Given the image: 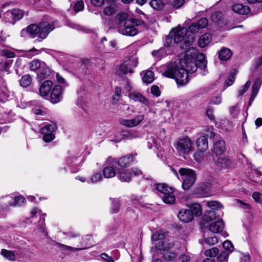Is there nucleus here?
Here are the masks:
<instances>
[{"label":"nucleus","instance_id":"5701e85b","mask_svg":"<svg viewBox=\"0 0 262 262\" xmlns=\"http://www.w3.org/2000/svg\"><path fill=\"white\" fill-rule=\"evenodd\" d=\"M196 144L199 151L194 154V157L200 155L202 152L208 148V144L207 138L205 136H202L196 140Z\"/></svg>","mask_w":262,"mask_h":262},{"label":"nucleus","instance_id":"4be33fe9","mask_svg":"<svg viewBox=\"0 0 262 262\" xmlns=\"http://www.w3.org/2000/svg\"><path fill=\"white\" fill-rule=\"evenodd\" d=\"M9 5L6 4L0 9V18L4 19L6 23H12L11 10L8 9Z\"/></svg>","mask_w":262,"mask_h":262},{"label":"nucleus","instance_id":"0eeeda50","mask_svg":"<svg viewBox=\"0 0 262 262\" xmlns=\"http://www.w3.org/2000/svg\"><path fill=\"white\" fill-rule=\"evenodd\" d=\"M138 61L136 57H132L129 59L125 61L118 68L116 73L118 75H123L132 73L133 69L136 67Z\"/></svg>","mask_w":262,"mask_h":262},{"label":"nucleus","instance_id":"f03ea898","mask_svg":"<svg viewBox=\"0 0 262 262\" xmlns=\"http://www.w3.org/2000/svg\"><path fill=\"white\" fill-rule=\"evenodd\" d=\"M173 32L174 42L176 43H181V48L190 47L193 43L195 36L188 33L186 28H177L173 29Z\"/></svg>","mask_w":262,"mask_h":262},{"label":"nucleus","instance_id":"c756f323","mask_svg":"<svg viewBox=\"0 0 262 262\" xmlns=\"http://www.w3.org/2000/svg\"><path fill=\"white\" fill-rule=\"evenodd\" d=\"M186 205L191 210L192 215L198 216L201 215L202 213V209L201 206L198 203L186 204Z\"/></svg>","mask_w":262,"mask_h":262},{"label":"nucleus","instance_id":"b1692460","mask_svg":"<svg viewBox=\"0 0 262 262\" xmlns=\"http://www.w3.org/2000/svg\"><path fill=\"white\" fill-rule=\"evenodd\" d=\"M195 63L197 68L203 70V75H205L207 73L206 69L207 67V61L205 59V56L204 54L200 53L197 55L195 58Z\"/></svg>","mask_w":262,"mask_h":262},{"label":"nucleus","instance_id":"de8ad7c7","mask_svg":"<svg viewBox=\"0 0 262 262\" xmlns=\"http://www.w3.org/2000/svg\"><path fill=\"white\" fill-rule=\"evenodd\" d=\"M149 5L153 9L157 10L161 9L164 6L162 0H151L149 2Z\"/></svg>","mask_w":262,"mask_h":262},{"label":"nucleus","instance_id":"393cba45","mask_svg":"<svg viewBox=\"0 0 262 262\" xmlns=\"http://www.w3.org/2000/svg\"><path fill=\"white\" fill-rule=\"evenodd\" d=\"M224 227V224L222 220H218L212 222L209 226V230L214 233H218L221 232Z\"/></svg>","mask_w":262,"mask_h":262},{"label":"nucleus","instance_id":"a18cd8bd","mask_svg":"<svg viewBox=\"0 0 262 262\" xmlns=\"http://www.w3.org/2000/svg\"><path fill=\"white\" fill-rule=\"evenodd\" d=\"M32 82V78L30 75L27 74L22 76L20 80V85L24 88H26L30 85Z\"/></svg>","mask_w":262,"mask_h":262},{"label":"nucleus","instance_id":"052dcab7","mask_svg":"<svg viewBox=\"0 0 262 262\" xmlns=\"http://www.w3.org/2000/svg\"><path fill=\"white\" fill-rule=\"evenodd\" d=\"M252 198L255 202L262 204V194L255 192L252 194Z\"/></svg>","mask_w":262,"mask_h":262},{"label":"nucleus","instance_id":"7c9ffc66","mask_svg":"<svg viewBox=\"0 0 262 262\" xmlns=\"http://www.w3.org/2000/svg\"><path fill=\"white\" fill-rule=\"evenodd\" d=\"M213 152L216 155L222 154L225 150V143L224 140L217 141L213 145Z\"/></svg>","mask_w":262,"mask_h":262},{"label":"nucleus","instance_id":"dca6fc26","mask_svg":"<svg viewBox=\"0 0 262 262\" xmlns=\"http://www.w3.org/2000/svg\"><path fill=\"white\" fill-rule=\"evenodd\" d=\"M180 64L182 67H184L187 74L189 73H193L198 69L195 62L190 60H187L186 59H181L180 60Z\"/></svg>","mask_w":262,"mask_h":262},{"label":"nucleus","instance_id":"f3484780","mask_svg":"<svg viewBox=\"0 0 262 262\" xmlns=\"http://www.w3.org/2000/svg\"><path fill=\"white\" fill-rule=\"evenodd\" d=\"M133 161V157L131 155L124 156L118 159L115 160L113 162V166H115V164H118L119 167L116 168H125L129 165Z\"/></svg>","mask_w":262,"mask_h":262},{"label":"nucleus","instance_id":"49530a36","mask_svg":"<svg viewBox=\"0 0 262 262\" xmlns=\"http://www.w3.org/2000/svg\"><path fill=\"white\" fill-rule=\"evenodd\" d=\"M43 62H41L38 59H35L30 62L29 67L30 70L32 71H36L39 70L42 67V64Z\"/></svg>","mask_w":262,"mask_h":262},{"label":"nucleus","instance_id":"4d7b16f0","mask_svg":"<svg viewBox=\"0 0 262 262\" xmlns=\"http://www.w3.org/2000/svg\"><path fill=\"white\" fill-rule=\"evenodd\" d=\"M196 24L201 29L205 28L208 24V20L206 18H202L199 19Z\"/></svg>","mask_w":262,"mask_h":262},{"label":"nucleus","instance_id":"c85d7f7f","mask_svg":"<svg viewBox=\"0 0 262 262\" xmlns=\"http://www.w3.org/2000/svg\"><path fill=\"white\" fill-rule=\"evenodd\" d=\"M211 40L212 36L210 34H204L200 37L198 41V45L201 48H204L210 43Z\"/></svg>","mask_w":262,"mask_h":262},{"label":"nucleus","instance_id":"ddd939ff","mask_svg":"<svg viewBox=\"0 0 262 262\" xmlns=\"http://www.w3.org/2000/svg\"><path fill=\"white\" fill-rule=\"evenodd\" d=\"M215 164L220 169H230L233 167V162L228 157H220L217 158Z\"/></svg>","mask_w":262,"mask_h":262},{"label":"nucleus","instance_id":"39448f33","mask_svg":"<svg viewBox=\"0 0 262 262\" xmlns=\"http://www.w3.org/2000/svg\"><path fill=\"white\" fill-rule=\"evenodd\" d=\"M143 24L144 21L142 20L135 18H130L128 19L126 25L122 28H121L118 32L125 36H134L138 33V30L136 27L142 25Z\"/></svg>","mask_w":262,"mask_h":262},{"label":"nucleus","instance_id":"13d9d810","mask_svg":"<svg viewBox=\"0 0 262 262\" xmlns=\"http://www.w3.org/2000/svg\"><path fill=\"white\" fill-rule=\"evenodd\" d=\"M43 134V136L42 137V139L46 142H51L55 138V135L53 133H50Z\"/></svg>","mask_w":262,"mask_h":262},{"label":"nucleus","instance_id":"cd10ccee","mask_svg":"<svg viewBox=\"0 0 262 262\" xmlns=\"http://www.w3.org/2000/svg\"><path fill=\"white\" fill-rule=\"evenodd\" d=\"M166 236V233L163 232L161 230L155 232V233L152 235L151 240L152 242L159 241L158 243L156 244L157 248L159 242H161L160 244L161 245L162 242H164L165 241H167V239L165 238Z\"/></svg>","mask_w":262,"mask_h":262},{"label":"nucleus","instance_id":"412c9836","mask_svg":"<svg viewBox=\"0 0 262 262\" xmlns=\"http://www.w3.org/2000/svg\"><path fill=\"white\" fill-rule=\"evenodd\" d=\"M53 87V82L51 80L45 81L40 86L39 94L42 97H48Z\"/></svg>","mask_w":262,"mask_h":262},{"label":"nucleus","instance_id":"603ef678","mask_svg":"<svg viewBox=\"0 0 262 262\" xmlns=\"http://www.w3.org/2000/svg\"><path fill=\"white\" fill-rule=\"evenodd\" d=\"M219 252V250L215 247L207 250L205 252V255L206 256L215 257Z\"/></svg>","mask_w":262,"mask_h":262},{"label":"nucleus","instance_id":"1a4fd4ad","mask_svg":"<svg viewBox=\"0 0 262 262\" xmlns=\"http://www.w3.org/2000/svg\"><path fill=\"white\" fill-rule=\"evenodd\" d=\"M57 24V21L56 20L52 21L43 20L40 22L39 25L40 29L39 38L42 39L46 38L49 33L54 29Z\"/></svg>","mask_w":262,"mask_h":262},{"label":"nucleus","instance_id":"4468645a","mask_svg":"<svg viewBox=\"0 0 262 262\" xmlns=\"http://www.w3.org/2000/svg\"><path fill=\"white\" fill-rule=\"evenodd\" d=\"M144 119V115H138L132 119H123L120 121V123L125 127H133L140 124Z\"/></svg>","mask_w":262,"mask_h":262},{"label":"nucleus","instance_id":"79ce46f5","mask_svg":"<svg viewBox=\"0 0 262 262\" xmlns=\"http://www.w3.org/2000/svg\"><path fill=\"white\" fill-rule=\"evenodd\" d=\"M205 203L211 209V210L219 211V209L223 208V205L220 202L216 201H206Z\"/></svg>","mask_w":262,"mask_h":262},{"label":"nucleus","instance_id":"5fc2aeb1","mask_svg":"<svg viewBox=\"0 0 262 262\" xmlns=\"http://www.w3.org/2000/svg\"><path fill=\"white\" fill-rule=\"evenodd\" d=\"M223 247L225 250L231 252L233 251L234 247L231 242L229 241H226L223 243Z\"/></svg>","mask_w":262,"mask_h":262},{"label":"nucleus","instance_id":"473e14b6","mask_svg":"<svg viewBox=\"0 0 262 262\" xmlns=\"http://www.w3.org/2000/svg\"><path fill=\"white\" fill-rule=\"evenodd\" d=\"M232 56L231 50L225 47L222 48L219 52V57L222 60H227Z\"/></svg>","mask_w":262,"mask_h":262},{"label":"nucleus","instance_id":"6e6552de","mask_svg":"<svg viewBox=\"0 0 262 262\" xmlns=\"http://www.w3.org/2000/svg\"><path fill=\"white\" fill-rule=\"evenodd\" d=\"M159 242L157 246V249L163 251L164 258L167 260H172L175 258L177 255L175 253L169 251V250L173 247V244L172 242L165 241L164 242Z\"/></svg>","mask_w":262,"mask_h":262},{"label":"nucleus","instance_id":"338daca9","mask_svg":"<svg viewBox=\"0 0 262 262\" xmlns=\"http://www.w3.org/2000/svg\"><path fill=\"white\" fill-rule=\"evenodd\" d=\"M208 184L203 183L200 185L199 187L198 188L199 191L198 193H202L204 192H207L208 190Z\"/></svg>","mask_w":262,"mask_h":262},{"label":"nucleus","instance_id":"ea45409f","mask_svg":"<svg viewBox=\"0 0 262 262\" xmlns=\"http://www.w3.org/2000/svg\"><path fill=\"white\" fill-rule=\"evenodd\" d=\"M57 129V126L56 124H48L40 129V133L41 134L53 133Z\"/></svg>","mask_w":262,"mask_h":262},{"label":"nucleus","instance_id":"c9c22d12","mask_svg":"<svg viewBox=\"0 0 262 262\" xmlns=\"http://www.w3.org/2000/svg\"><path fill=\"white\" fill-rule=\"evenodd\" d=\"M118 7L115 4H113L105 7L103 9V13L107 16L115 14L118 10Z\"/></svg>","mask_w":262,"mask_h":262},{"label":"nucleus","instance_id":"aec40b11","mask_svg":"<svg viewBox=\"0 0 262 262\" xmlns=\"http://www.w3.org/2000/svg\"><path fill=\"white\" fill-rule=\"evenodd\" d=\"M40 29L39 26L36 24H31L28 26L26 29H23L21 31V36H24L26 33H28L30 36L34 38L37 34L39 36Z\"/></svg>","mask_w":262,"mask_h":262},{"label":"nucleus","instance_id":"f257e3e1","mask_svg":"<svg viewBox=\"0 0 262 262\" xmlns=\"http://www.w3.org/2000/svg\"><path fill=\"white\" fill-rule=\"evenodd\" d=\"M160 70L162 75L174 79L178 85H184L189 81L188 75L184 67H181L180 61H172L163 65Z\"/></svg>","mask_w":262,"mask_h":262},{"label":"nucleus","instance_id":"a211bd4d","mask_svg":"<svg viewBox=\"0 0 262 262\" xmlns=\"http://www.w3.org/2000/svg\"><path fill=\"white\" fill-rule=\"evenodd\" d=\"M128 97L129 99L134 101L140 102L146 106H149L150 104L149 100L138 92L133 91L130 92L128 94Z\"/></svg>","mask_w":262,"mask_h":262},{"label":"nucleus","instance_id":"864d4df0","mask_svg":"<svg viewBox=\"0 0 262 262\" xmlns=\"http://www.w3.org/2000/svg\"><path fill=\"white\" fill-rule=\"evenodd\" d=\"M102 177L100 172H96L94 173L90 179V181L92 183H96L102 180Z\"/></svg>","mask_w":262,"mask_h":262},{"label":"nucleus","instance_id":"58836bf2","mask_svg":"<svg viewBox=\"0 0 262 262\" xmlns=\"http://www.w3.org/2000/svg\"><path fill=\"white\" fill-rule=\"evenodd\" d=\"M220 216L219 211L214 210H209L207 211L204 215V220L206 222L211 221L216 219L217 217Z\"/></svg>","mask_w":262,"mask_h":262},{"label":"nucleus","instance_id":"6e6d98bb","mask_svg":"<svg viewBox=\"0 0 262 262\" xmlns=\"http://www.w3.org/2000/svg\"><path fill=\"white\" fill-rule=\"evenodd\" d=\"M228 252L224 251L217 255V259L219 262H224L228 258Z\"/></svg>","mask_w":262,"mask_h":262},{"label":"nucleus","instance_id":"0e129e2a","mask_svg":"<svg viewBox=\"0 0 262 262\" xmlns=\"http://www.w3.org/2000/svg\"><path fill=\"white\" fill-rule=\"evenodd\" d=\"M151 93L156 97H159L160 95L159 88L156 85H152L150 89Z\"/></svg>","mask_w":262,"mask_h":262},{"label":"nucleus","instance_id":"09e8293b","mask_svg":"<svg viewBox=\"0 0 262 262\" xmlns=\"http://www.w3.org/2000/svg\"><path fill=\"white\" fill-rule=\"evenodd\" d=\"M79 240L80 245L78 246V247L74 248V247L69 246L70 248H68V250H70L72 251H76L83 250H85L88 248L86 245H84L82 243V241H83V239L82 238H81Z\"/></svg>","mask_w":262,"mask_h":262},{"label":"nucleus","instance_id":"4c0bfd02","mask_svg":"<svg viewBox=\"0 0 262 262\" xmlns=\"http://www.w3.org/2000/svg\"><path fill=\"white\" fill-rule=\"evenodd\" d=\"M38 214L40 215V218H42V220H40V222L41 225V227H40V230L41 232H44V229L43 227V224L45 222V214H42L40 210H39L37 208H34L32 209L31 211V217H33L36 215V214Z\"/></svg>","mask_w":262,"mask_h":262},{"label":"nucleus","instance_id":"20e7f679","mask_svg":"<svg viewBox=\"0 0 262 262\" xmlns=\"http://www.w3.org/2000/svg\"><path fill=\"white\" fill-rule=\"evenodd\" d=\"M179 172L182 177L183 181L182 187L184 190H187L191 188L196 180L195 172L190 168H181Z\"/></svg>","mask_w":262,"mask_h":262},{"label":"nucleus","instance_id":"f8f14e48","mask_svg":"<svg viewBox=\"0 0 262 262\" xmlns=\"http://www.w3.org/2000/svg\"><path fill=\"white\" fill-rule=\"evenodd\" d=\"M63 90L61 86L55 85L52 89L50 95V101L52 103H57L62 98Z\"/></svg>","mask_w":262,"mask_h":262},{"label":"nucleus","instance_id":"a878e982","mask_svg":"<svg viewBox=\"0 0 262 262\" xmlns=\"http://www.w3.org/2000/svg\"><path fill=\"white\" fill-rule=\"evenodd\" d=\"M232 9L235 13L240 15H247L250 12V9L248 6H243L239 4L233 5Z\"/></svg>","mask_w":262,"mask_h":262},{"label":"nucleus","instance_id":"6ab92c4d","mask_svg":"<svg viewBox=\"0 0 262 262\" xmlns=\"http://www.w3.org/2000/svg\"><path fill=\"white\" fill-rule=\"evenodd\" d=\"M191 210L189 209H182L178 214V218L184 223H188L193 219Z\"/></svg>","mask_w":262,"mask_h":262},{"label":"nucleus","instance_id":"9b49d317","mask_svg":"<svg viewBox=\"0 0 262 262\" xmlns=\"http://www.w3.org/2000/svg\"><path fill=\"white\" fill-rule=\"evenodd\" d=\"M117 177L121 182L129 183L132 179L131 170L125 168H116Z\"/></svg>","mask_w":262,"mask_h":262},{"label":"nucleus","instance_id":"7ed1b4c3","mask_svg":"<svg viewBox=\"0 0 262 262\" xmlns=\"http://www.w3.org/2000/svg\"><path fill=\"white\" fill-rule=\"evenodd\" d=\"M158 195L162 198L163 202L168 204H172L175 202L176 198L173 195L174 189L164 183L155 184Z\"/></svg>","mask_w":262,"mask_h":262},{"label":"nucleus","instance_id":"c03bdc74","mask_svg":"<svg viewBox=\"0 0 262 262\" xmlns=\"http://www.w3.org/2000/svg\"><path fill=\"white\" fill-rule=\"evenodd\" d=\"M2 204L0 205V217H4L8 212L10 206L8 203L4 202V196L2 198Z\"/></svg>","mask_w":262,"mask_h":262},{"label":"nucleus","instance_id":"2f4dec72","mask_svg":"<svg viewBox=\"0 0 262 262\" xmlns=\"http://www.w3.org/2000/svg\"><path fill=\"white\" fill-rule=\"evenodd\" d=\"M1 254L9 260H15L17 257V252L15 251L2 249Z\"/></svg>","mask_w":262,"mask_h":262},{"label":"nucleus","instance_id":"680f3d73","mask_svg":"<svg viewBox=\"0 0 262 262\" xmlns=\"http://www.w3.org/2000/svg\"><path fill=\"white\" fill-rule=\"evenodd\" d=\"M84 8V4L83 1H78L75 5L74 7L76 12H79L83 10Z\"/></svg>","mask_w":262,"mask_h":262},{"label":"nucleus","instance_id":"f704fd0d","mask_svg":"<svg viewBox=\"0 0 262 262\" xmlns=\"http://www.w3.org/2000/svg\"><path fill=\"white\" fill-rule=\"evenodd\" d=\"M103 173L105 178H111L117 176V171L112 166H107L104 168Z\"/></svg>","mask_w":262,"mask_h":262},{"label":"nucleus","instance_id":"bb28decb","mask_svg":"<svg viewBox=\"0 0 262 262\" xmlns=\"http://www.w3.org/2000/svg\"><path fill=\"white\" fill-rule=\"evenodd\" d=\"M39 69L40 72L37 75V78L39 81H42L50 76V69L45 63L42 64V67Z\"/></svg>","mask_w":262,"mask_h":262},{"label":"nucleus","instance_id":"a19ab883","mask_svg":"<svg viewBox=\"0 0 262 262\" xmlns=\"http://www.w3.org/2000/svg\"><path fill=\"white\" fill-rule=\"evenodd\" d=\"M24 15V12L18 9L11 10L12 20L16 21L21 19Z\"/></svg>","mask_w":262,"mask_h":262},{"label":"nucleus","instance_id":"e433bc0d","mask_svg":"<svg viewBox=\"0 0 262 262\" xmlns=\"http://www.w3.org/2000/svg\"><path fill=\"white\" fill-rule=\"evenodd\" d=\"M261 83L262 80L260 79L257 78L255 79L252 85V93L250 99H253L256 97L261 85Z\"/></svg>","mask_w":262,"mask_h":262},{"label":"nucleus","instance_id":"bf43d9fd","mask_svg":"<svg viewBox=\"0 0 262 262\" xmlns=\"http://www.w3.org/2000/svg\"><path fill=\"white\" fill-rule=\"evenodd\" d=\"M120 209V203L118 200H114L112 202V212L114 213H117Z\"/></svg>","mask_w":262,"mask_h":262},{"label":"nucleus","instance_id":"423d86ee","mask_svg":"<svg viewBox=\"0 0 262 262\" xmlns=\"http://www.w3.org/2000/svg\"><path fill=\"white\" fill-rule=\"evenodd\" d=\"M192 143L189 138L186 137L179 139L176 143L175 148L178 155L186 158L192 149Z\"/></svg>","mask_w":262,"mask_h":262},{"label":"nucleus","instance_id":"8fccbe9b","mask_svg":"<svg viewBox=\"0 0 262 262\" xmlns=\"http://www.w3.org/2000/svg\"><path fill=\"white\" fill-rule=\"evenodd\" d=\"M201 29L196 23H193L191 24L187 29V32L190 33L191 34H192L194 36V34L199 32Z\"/></svg>","mask_w":262,"mask_h":262},{"label":"nucleus","instance_id":"9d476101","mask_svg":"<svg viewBox=\"0 0 262 262\" xmlns=\"http://www.w3.org/2000/svg\"><path fill=\"white\" fill-rule=\"evenodd\" d=\"M25 198L22 195L10 194L4 196V202L8 203L10 206L19 207L26 202Z\"/></svg>","mask_w":262,"mask_h":262},{"label":"nucleus","instance_id":"2eb2a0df","mask_svg":"<svg viewBox=\"0 0 262 262\" xmlns=\"http://www.w3.org/2000/svg\"><path fill=\"white\" fill-rule=\"evenodd\" d=\"M128 15L125 12H121L117 14L114 19L115 25L118 31L121 29L128 21Z\"/></svg>","mask_w":262,"mask_h":262},{"label":"nucleus","instance_id":"69168bd1","mask_svg":"<svg viewBox=\"0 0 262 262\" xmlns=\"http://www.w3.org/2000/svg\"><path fill=\"white\" fill-rule=\"evenodd\" d=\"M205 242L209 245H213L218 243V240L216 237L213 236L207 238Z\"/></svg>","mask_w":262,"mask_h":262},{"label":"nucleus","instance_id":"72a5a7b5","mask_svg":"<svg viewBox=\"0 0 262 262\" xmlns=\"http://www.w3.org/2000/svg\"><path fill=\"white\" fill-rule=\"evenodd\" d=\"M142 74L143 75L142 80L144 83L147 84L150 83L155 79L154 73L150 70L143 71Z\"/></svg>","mask_w":262,"mask_h":262},{"label":"nucleus","instance_id":"774afa93","mask_svg":"<svg viewBox=\"0 0 262 262\" xmlns=\"http://www.w3.org/2000/svg\"><path fill=\"white\" fill-rule=\"evenodd\" d=\"M235 75L234 74H231L225 82L226 85L227 86L231 85L233 83Z\"/></svg>","mask_w":262,"mask_h":262},{"label":"nucleus","instance_id":"37998d69","mask_svg":"<svg viewBox=\"0 0 262 262\" xmlns=\"http://www.w3.org/2000/svg\"><path fill=\"white\" fill-rule=\"evenodd\" d=\"M12 63V60L11 59H6L0 62V70L2 72H9Z\"/></svg>","mask_w":262,"mask_h":262},{"label":"nucleus","instance_id":"e2e57ef3","mask_svg":"<svg viewBox=\"0 0 262 262\" xmlns=\"http://www.w3.org/2000/svg\"><path fill=\"white\" fill-rule=\"evenodd\" d=\"M250 84L251 81L250 80L247 81L246 83L243 85L242 89L239 91V95L241 96L243 95L247 91Z\"/></svg>","mask_w":262,"mask_h":262},{"label":"nucleus","instance_id":"3c124183","mask_svg":"<svg viewBox=\"0 0 262 262\" xmlns=\"http://www.w3.org/2000/svg\"><path fill=\"white\" fill-rule=\"evenodd\" d=\"M223 14L220 11H215L211 15V20L214 23L219 22L223 17Z\"/></svg>","mask_w":262,"mask_h":262}]
</instances>
